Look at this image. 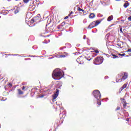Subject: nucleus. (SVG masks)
<instances>
[{"label": "nucleus", "instance_id": "6e6d98bb", "mask_svg": "<svg viewBox=\"0 0 131 131\" xmlns=\"http://www.w3.org/2000/svg\"><path fill=\"white\" fill-rule=\"evenodd\" d=\"M15 1H19V0H15Z\"/></svg>", "mask_w": 131, "mask_h": 131}, {"label": "nucleus", "instance_id": "37998d69", "mask_svg": "<svg viewBox=\"0 0 131 131\" xmlns=\"http://www.w3.org/2000/svg\"><path fill=\"white\" fill-rule=\"evenodd\" d=\"M116 2H120L121 0H115Z\"/></svg>", "mask_w": 131, "mask_h": 131}, {"label": "nucleus", "instance_id": "72a5a7b5", "mask_svg": "<svg viewBox=\"0 0 131 131\" xmlns=\"http://www.w3.org/2000/svg\"><path fill=\"white\" fill-rule=\"evenodd\" d=\"M18 54H12V56H18Z\"/></svg>", "mask_w": 131, "mask_h": 131}, {"label": "nucleus", "instance_id": "13d9d810", "mask_svg": "<svg viewBox=\"0 0 131 131\" xmlns=\"http://www.w3.org/2000/svg\"><path fill=\"white\" fill-rule=\"evenodd\" d=\"M5 89H6V86H5Z\"/></svg>", "mask_w": 131, "mask_h": 131}, {"label": "nucleus", "instance_id": "2eb2a0df", "mask_svg": "<svg viewBox=\"0 0 131 131\" xmlns=\"http://www.w3.org/2000/svg\"><path fill=\"white\" fill-rule=\"evenodd\" d=\"M18 92L19 95H23V92H22V91H21V89H18Z\"/></svg>", "mask_w": 131, "mask_h": 131}, {"label": "nucleus", "instance_id": "4be33fe9", "mask_svg": "<svg viewBox=\"0 0 131 131\" xmlns=\"http://www.w3.org/2000/svg\"><path fill=\"white\" fill-rule=\"evenodd\" d=\"M72 14H73V12L72 11L67 17H70V16L72 15Z\"/></svg>", "mask_w": 131, "mask_h": 131}, {"label": "nucleus", "instance_id": "393cba45", "mask_svg": "<svg viewBox=\"0 0 131 131\" xmlns=\"http://www.w3.org/2000/svg\"><path fill=\"white\" fill-rule=\"evenodd\" d=\"M120 32L121 33H123V32L122 31V28H120Z\"/></svg>", "mask_w": 131, "mask_h": 131}, {"label": "nucleus", "instance_id": "423d86ee", "mask_svg": "<svg viewBox=\"0 0 131 131\" xmlns=\"http://www.w3.org/2000/svg\"><path fill=\"white\" fill-rule=\"evenodd\" d=\"M128 75H127V74L126 73H124V75L122 76V78L118 79H116V82H121V81H124V80H125V79H126V78H127Z\"/></svg>", "mask_w": 131, "mask_h": 131}, {"label": "nucleus", "instance_id": "864d4df0", "mask_svg": "<svg viewBox=\"0 0 131 131\" xmlns=\"http://www.w3.org/2000/svg\"><path fill=\"white\" fill-rule=\"evenodd\" d=\"M80 59H78V62L79 61Z\"/></svg>", "mask_w": 131, "mask_h": 131}, {"label": "nucleus", "instance_id": "09e8293b", "mask_svg": "<svg viewBox=\"0 0 131 131\" xmlns=\"http://www.w3.org/2000/svg\"><path fill=\"white\" fill-rule=\"evenodd\" d=\"M126 57H128V55H126Z\"/></svg>", "mask_w": 131, "mask_h": 131}, {"label": "nucleus", "instance_id": "f704fd0d", "mask_svg": "<svg viewBox=\"0 0 131 131\" xmlns=\"http://www.w3.org/2000/svg\"><path fill=\"white\" fill-rule=\"evenodd\" d=\"M64 24H65V22H64V21H63V22L62 23V26H63Z\"/></svg>", "mask_w": 131, "mask_h": 131}, {"label": "nucleus", "instance_id": "c756f323", "mask_svg": "<svg viewBox=\"0 0 131 131\" xmlns=\"http://www.w3.org/2000/svg\"><path fill=\"white\" fill-rule=\"evenodd\" d=\"M105 79H108V76H106L104 77Z\"/></svg>", "mask_w": 131, "mask_h": 131}, {"label": "nucleus", "instance_id": "bb28decb", "mask_svg": "<svg viewBox=\"0 0 131 131\" xmlns=\"http://www.w3.org/2000/svg\"><path fill=\"white\" fill-rule=\"evenodd\" d=\"M81 58V56L79 57L77 59V62H78V60H80V58Z\"/></svg>", "mask_w": 131, "mask_h": 131}, {"label": "nucleus", "instance_id": "8fccbe9b", "mask_svg": "<svg viewBox=\"0 0 131 131\" xmlns=\"http://www.w3.org/2000/svg\"><path fill=\"white\" fill-rule=\"evenodd\" d=\"M126 104H124L123 106H126Z\"/></svg>", "mask_w": 131, "mask_h": 131}, {"label": "nucleus", "instance_id": "9d476101", "mask_svg": "<svg viewBox=\"0 0 131 131\" xmlns=\"http://www.w3.org/2000/svg\"><path fill=\"white\" fill-rule=\"evenodd\" d=\"M13 10L14 11V14H17V13H19V8L18 7L15 6Z\"/></svg>", "mask_w": 131, "mask_h": 131}, {"label": "nucleus", "instance_id": "de8ad7c7", "mask_svg": "<svg viewBox=\"0 0 131 131\" xmlns=\"http://www.w3.org/2000/svg\"><path fill=\"white\" fill-rule=\"evenodd\" d=\"M18 56H19V57H21V55H19Z\"/></svg>", "mask_w": 131, "mask_h": 131}, {"label": "nucleus", "instance_id": "5fc2aeb1", "mask_svg": "<svg viewBox=\"0 0 131 131\" xmlns=\"http://www.w3.org/2000/svg\"><path fill=\"white\" fill-rule=\"evenodd\" d=\"M106 100H108V98H106Z\"/></svg>", "mask_w": 131, "mask_h": 131}, {"label": "nucleus", "instance_id": "6ab92c4d", "mask_svg": "<svg viewBox=\"0 0 131 131\" xmlns=\"http://www.w3.org/2000/svg\"><path fill=\"white\" fill-rule=\"evenodd\" d=\"M95 14L94 13H91L89 15V17H95Z\"/></svg>", "mask_w": 131, "mask_h": 131}, {"label": "nucleus", "instance_id": "5701e85b", "mask_svg": "<svg viewBox=\"0 0 131 131\" xmlns=\"http://www.w3.org/2000/svg\"><path fill=\"white\" fill-rule=\"evenodd\" d=\"M8 85H9L10 88H12V86H13V84L11 83H9Z\"/></svg>", "mask_w": 131, "mask_h": 131}, {"label": "nucleus", "instance_id": "b1692460", "mask_svg": "<svg viewBox=\"0 0 131 131\" xmlns=\"http://www.w3.org/2000/svg\"><path fill=\"white\" fill-rule=\"evenodd\" d=\"M126 52H127V53H131V49H128Z\"/></svg>", "mask_w": 131, "mask_h": 131}, {"label": "nucleus", "instance_id": "c9c22d12", "mask_svg": "<svg viewBox=\"0 0 131 131\" xmlns=\"http://www.w3.org/2000/svg\"><path fill=\"white\" fill-rule=\"evenodd\" d=\"M36 17H40V14H37Z\"/></svg>", "mask_w": 131, "mask_h": 131}, {"label": "nucleus", "instance_id": "f257e3e1", "mask_svg": "<svg viewBox=\"0 0 131 131\" xmlns=\"http://www.w3.org/2000/svg\"><path fill=\"white\" fill-rule=\"evenodd\" d=\"M62 73L60 69H56L52 73V77L55 80H60L64 77V72H62Z\"/></svg>", "mask_w": 131, "mask_h": 131}, {"label": "nucleus", "instance_id": "a18cd8bd", "mask_svg": "<svg viewBox=\"0 0 131 131\" xmlns=\"http://www.w3.org/2000/svg\"><path fill=\"white\" fill-rule=\"evenodd\" d=\"M110 17H113V15H111L110 16Z\"/></svg>", "mask_w": 131, "mask_h": 131}, {"label": "nucleus", "instance_id": "3c124183", "mask_svg": "<svg viewBox=\"0 0 131 131\" xmlns=\"http://www.w3.org/2000/svg\"><path fill=\"white\" fill-rule=\"evenodd\" d=\"M52 58H49V59H52Z\"/></svg>", "mask_w": 131, "mask_h": 131}, {"label": "nucleus", "instance_id": "ddd939ff", "mask_svg": "<svg viewBox=\"0 0 131 131\" xmlns=\"http://www.w3.org/2000/svg\"><path fill=\"white\" fill-rule=\"evenodd\" d=\"M66 57V55H59L58 56H56V58H65Z\"/></svg>", "mask_w": 131, "mask_h": 131}, {"label": "nucleus", "instance_id": "4c0bfd02", "mask_svg": "<svg viewBox=\"0 0 131 131\" xmlns=\"http://www.w3.org/2000/svg\"><path fill=\"white\" fill-rule=\"evenodd\" d=\"M126 121H129V119L127 118V119H126Z\"/></svg>", "mask_w": 131, "mask_h": 131}, {"label": "nucleus", "instance_id": "c85d7f7f", "mask_svg": "<svg viewBox=\"0 0 131 131\" xmlns=\"http://www.w3.org/2000/svg\"><path fill=\"white\" fill-rule=\"evenodd\" d=\"M128 20L129 21H131V17H128Z\"/></svg>", "mask_w": 131, "mask_h": 131}, {"label": "nucleus", "instance_id": "1a4fd4ad", "mask_svg": "<svg viewBox=\"0 0 131 131\" xmlns=\"http://www.w3.org/2000/svg\"><path fill=\"white\" fill-rule=\"evenodd\" d=\"M77 11L79 12V13H80L81 14H83L84 15V13H85V11L83 9L80 8V7H78Z\"/></svg>", "mask_w": 131, "mask_h": 131}, {"label": "nucleus", "instance_id": "58836bf2", "mask_svg": "<svg viewBox=\"0 0 131 131\" xmlns=\"http://www.w3.org/2000/svg\"><path fill=\"white\" fill-rule=\"evenodd\" d=\"M43 96H45V95L40 96V98H43Z\"/></svg>", "mask_w": 131, "mask_h": 131}, {"label": "nucleus", "instance_id": "412c9836", "mask_svg": "<svg viewBox=\"0 0 131 131\" xmlns=\"http://www.w3.org/2000/svg\"><path fill=\"white\" fill-rule=\"evenodd\" d=\"M119 56H121L122 57H124V56H125V53L119 54Z\"/></svg>", "mask_w": 131, "mask_h": 131}, {"label": "nucleus", "instance_id": "a878e982", "mask_svg": "<svg viewBox=\"0 0 131 131\" xmlns=\"http://www.w3.org/2000/svg\"><path fill=\"white\" fill-rule=\"evenodd\" d=\"M120 110V107L118 106V107H117V108L116 109V111H117L118 110Z\"/></svg>", "mask_w": 131, "mask_h": 131}, {"label": "nucleus", "instance_id": "cd10ccee", "mask_svg": "<svg viewBox=\"0 0 131 131\" xmlns=\"http://www.w3.org/2000/svg\"><path fill=\"white\" fill-rule=\"evenodd\" d=\"M117 46L118 47H121V45L120 44V43L117 44Z\"/></svg>", "mask_w": 131, "mask_h": 131}, {"label": "nucleus", "instance_id": "e433bc0d", "mask_svg": "<svg viewBox=\"0 0 131 131\" xmlns=\"http://www.w3.org/2000/svg\"><path fill=\"white\" fill-rule=\"evenodd\" d=\"M23 90H25V86H24L23 87V89H22Z\"/></svg>", "mask_w": 131, "mask_h": 131}, {"label": "nucleus", "instance_id": "9b49d317", "mask_svg": "<svg viewBox=\"0 0 131 131\" xmlns=\"http://www.w3.org/2000/svg\"><path fill=\"white\" fill-rule=\"evenodd\" d=\"M129 6V3L127 1H125V3H124L123 7L124 8H127Z\"/></svg>", "mask_w": 131, "mask_h": 131}, {"label": "nucleus", "instance_id": "f3484780", "mask_svg": "<svg viewBox=\"0 0 131 131\" xmlns=\"http://www.w3.org/2000/svg\"><path fill=\"white\" fill-rule=\"evenodd\" d=\"M91 53H96V54H98V53H99V50H95V51H91Z\"/></svg>", "mask_w": 131, "mask_h": 131}, {"label": "nucleus", "instance_id": "dca6fc26", "mask_svg": "<svg viewBox=\"0 0 131 131\" xmlns=\"http://www.w3.org/2000/svg\"><path fill=\"white\" fill-rule=\"evenodd\" d=\"M112 56H113V57H113V59H118V58H119L118 56L115 55L114 54H112Z\"/></svg>", "mask_w": 131, "mask_h": 131}, {"label": "nucleus", "instance_id": "aec40b11", "mask_svg": "<svg viewBox=\"0 0 131 131\" xmlns=\"http://www.w3.org/2000/svg\"><path fill=\"white\" fill-rule=\"evenodd\" d=\"M29 2V0H24V3H25V4H27Z\"/></svg>", "mask_w": 131, "mask_h": 131}, {"label": "nucleus", "instance_id": "473e14b6", "mask_svg": "<svg viewBox=\"0 0 131 131\" xmlns=\"http://www.w3.org/2000/svg\"><path fill=\"white\" fill-rule=\"evenodd\" d=\"M114 24H112L111 25H110V27H112V26H114Z\"/></svg>", "mask_w": 131, "mask_h": 131}, {"label": "nucleus", "instance_id": "f03ea898", "mask_svg": "<svg viewBox=\"0 0 131 131\" xmlns=\"http://www.w3.org/2000/svg\"><path fill=\"white\" fill-rule=\"evenodd\" d=\"M93 95L95 99H96V100H97L98 105H101V93H100V91L98 90H96L93 91Z\"/></svg>", "mask_w": 131, "mask_h": 131}, {"label": "nucleus", "instance_id": "603ef678", "mask_svg": "<svg viewBox=\"0 0 131 131\" xmlns=\"http://www.w3.org/2000/svg\"><path fill=\"white\" fill-rule=\"evenodd\" d=\"M29 57H31V56L30 55V56H29Z\"/></svg>", "mask_w": 131, "mask_h": 131}, {"label": "nucleus", "instance_id": "ea45409f", "mask_svg": "<svg viewBox=\"0 0 131 131\" xmlns=\"http://www.w3.org/2000/svg\"><path fill=\"white\" fill-rule=\"evenodd\" d=\"M90 19H93L94 17H89Z\"/></svg>", "mask_w": 131, "mask_h": 131}, {"label": "nucleus", "instance_id": "7c9ffc66", "mask_svg": "<svg viewBox=\"0 0 131 131\" xmlns=\"http://www.w3.org/2000/svg\"><path fill=\"white\" fill-rule=\"evenodd\" d=\"M68 18H69V17H65L64 19V20H67V19H68Z\"/></svg>", "mask_w": 131, "mask_h": 131}, {"label": "nucleus", "instance_id": "a19ab883", "mask_svg": "<svg viewBox=\"0 0 131 131\" xmlns=\"http://www.w3.org/2000/svg\"><path fill=\"white\" fill-rule=\"evenodd\" d=\"M86 59L88 60V61H91V58H90V59H88V58H86Z\"/></svg>", "mask_w": 131, "mask_h": 131}, {"label": "nucleus", "instance_id": "a211bd4d", "mask_svg": "<svg viewBox=\"0 0 131 131\" xmlns=\"http://www.w3.org/2000/svg\"><path fill=\"white\" fill-rule=\"evenodd\" d=\"M64 49H66V47L60 48V51H65Z\"/></svg>", "mask_w": 131, "mask_h": 131}, {"label": "nucleus", "instance_id": "f8f14e48", "mask_svg": "<svg viewBox=\"0 0 131 131\" xmlns=\"http://www.w3.org/2000/svg\"><path fill=\"white\" fill-rule=\"evenodd\" d=\"M126 86H127V83H125L123 85V86L120 88L121 91H122V90H124V89H125Z\"/></svg>", "mask_w": 131, "mask_h": 131}, {"label": "nucleus", "instance_id": "39448f33", "mask_svg": "<svg viewBox=\"0 0 131 131\" xmlns=\"http://www.w3.org/2000/svg\"><path fill=\"white\" fill-rule=\"evenodd\" d=\"M103 57H97V58H96L95 59L94 64L95 65H100V64H102V63H103Z\"/></svg>", "mask_w": 131, "mask_h": 131}, {"label": "nucleus", "instance_id": "79ce46f5", "mask_svg": "<svg viewBox=\"0 0 131 131\" xmlns=\"http://www.w3.org/2000/svg\"><path fill=\"white\" fill-rule=\"evenodd\" d=\"M42 43H48L47 42H42Z\"/></svg>", "mask_w": 131, "mask_h": 131}, {"label": "nucleus", "instance_id": "c03bdc74", "mask_svg": "<svg viewBox=\"0 0 131 131\" xmlns=\"http://www.w3.org/2000/svg\"><path fill=\"white\" fill-rule=\"evenodd\" d=\"M8 56H12V54H7Z\"/></svg>", "mask_w": 131, "mask_h": 131}, {"label": "nucleus", "instance_id": "49530a36", "mask_svg": "<svg viewBox=\"0 0 131 131\" xmlns=\"http://www.w3.org/2000/svg\"><path fill=\"white\" fill-rule=\"evenodd\" d=\"M92 50H93V51H95V49H92Z\"/></svg>", "mask_w": 131, "mask_h": 131}, {"label": "nucleus", "instance_id": "bf43d9fd", "mask_svg": "<svg viewBox=\"0 0 131 131\" xmlns=\"http://www.w3.org/2000/svg\"><path fill=\"white\" fill-rule=\"evenodd\" d=\"M59 115H61V114H60Z\"/></svg>", "mask_w": 131, "mask_h": 131}, {"label": "nucleus", "instance_id": "20e7f679", "mask_svg": "<svg viewBox=\"0 0 131 131\" xmlns=\"http://www.w3.org/2000/svg\"><path fill=\"white\" fill-rule=\"evenodd\" d=\"M26 22L27 24H28V25L30 26V27H32V26H34V25H33V23H34V18H31L30 17H26Z\"/></svg>", "mask_w": 131, "mask_h": 131}, {"label": "nucleus", "instance_id": "052dcab7", "mask_svg": "<svg viewBox=\"0 0 131 131\" xmlns=\"http://www.w3.org/2000/svg\"><path fill=\"white\" fill-rule=\"evenodd\" d=\"M130 17H131V16Z\"/></svg>", "mask_w": 131, "mask_h": 131}, {"label": "nucleus", "instance_id": "0eeeda50", "mask_svg": "<svg viewBox=\"0 0 131 131\" xmlns=\"http://www.w3.org/2000/svg\"><path fill=\"white\" fill-rule=\"evenodd\" d=\"M59 92H60L59 90H56V93L53 95V100H56V99H57V97H58V96H59Z\"/></svg>", "mask_w": 131, "mask_h": 131}, {"label": "nucleus", "instance_id": "2f4dec72", "mask_svg": "<svg viewBox=\"0 0 131 131\" xmlns=\"http://www.w3.org/2000/svg\"><path fill=\"white\" fill-rule=\"evenodd\" d=\"M86 38V36L85 35L83 36V39H85Z\"/></svg>", "mask_w": 131, "mask_h": 131}, {"label": "nucleus", "instance_id": "7ed1b4c3", "mask_svg": "<svg viewBox=\"0 0 131 131\" xmlns=\"http://www.w3.org/2000/svg\"><path fill=\"white\" fill-rule=\"evenodd\" d=\"M101 22H102V19L94 21L90 24V25L88 26V28L89 29H92V28H94V27L98 26V25H99Z\"/></svg>", "mask_w": 131, "mask_h": 131}, {"label": "nucleus", "instance_id": "4468645a", "mask_svg": "<svg viewBox=\"0 0 131 131\" xmlns=\"http://www.w3.org/2000/svg\"><path fill=\"white\" fill-rule=\"evenodd\" d=\"M112 20H113V17H108L107 18V21L108 22H110V21H112Z\"/></svg>", "mask_w": 131, "mask_h": 131}, {"label": "nucleus", "instance_id": "6e6552de", "mask_svg": "<svg viewBox=\"0 0 131 131\" xmlns=\"http://www.w3.org/2000/svg\"><path fill=\"white\" fill-rule=\"evenodd\" d=\"M54 23V19L53 17H49L47 20V23L50 24L51 23Z\"/></svg>", "mask_w": 131, "mask_h": 131}, {"label": "nucleus", "instance_id": "4d7b16f0", "mask_svg": "<svg viewBox=\"0 0 131 131\" xmlns=\"http://www.w3.org/2000/svg\"><path fill=\"white\" fill-rule=\"evenodd\" d=\"M79 64H81V63H79Z\"/></svg>", "mask_w": 131, "mask_h": 131}]
</instances>
